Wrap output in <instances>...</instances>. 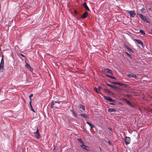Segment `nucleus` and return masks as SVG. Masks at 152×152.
Returning <instances> with one entry per match:
<instances>
[{
    "label": "nucleus",
    "mask_w": 152,
    "mask_h": 152,
    "mask_svg": "<svg viewBox=\"0 0 152 152\" xmlns=\"http://www.w3.org/2000/svg\"><path fill=\"white\" fill-rule=\"evenodd\" d=\"M88 15V13L86 11L81 16V18H86Z\"/></svg>",
    "instance_id": "nucleus-8"
},
{
    "label": "nucleus",
    "mask_w": 152,
    "mask_h": 152,
    "mask_svg": "<svg viewBox=\"0 0 152 152\" xmlns=\"http://www.w3.org/2000/svg\"><path fill=\"white\" fill-rule=\"evenodd\" d=\"M113 87H112V88H113L115 89H117V87L116 86H113Z\"/></svg>",
    "instance_id": "nucleus-35"
},
{
    "label": "nucleus",
    "mask_w": 152,
    "mask_h": 152,
    "mask_svg": "<svg viewBox=\"0 0 152 152\" xmlns=\"http://www.w3.org/2000/svg\"><path fill=\"white\" fill-rule=\"evenodd\" d=\"M79 107L80 108H81L83 110H85V108L84 106L83 105H82V104H80V105H79Z\"/></svg>",
    "instance_id": "nucleus-17"
},
{
    "label": "nucleus",
    "mask_w": 152,
    "mask_h": 152,
    "mask_svg": "<svg viewBox=\"0 0 152 152\" xmlns=\"http://www.w3.org/2000/svg\"><path fill=\"white\" fill-rule=\"evenodd\" d=\"M141 11L142 13H144L145 12V9L143 8H142L141 9Z\"/></svg>",
    "instance_id": "nucleus-25"
},
{
    "label": "nucleus",
    "mask_w": 152,
    "mask_h": 152,
    "mask_svg": "<svg viewBox=\"0 0 152 152\" xmlns=\"http://www.w3.org/2000/svg\"><path fill=\"white\" fill-rule=\"evenodd\" d=\"M134 41L137 42V43L140 45L142 47H143V42L140 40L137 39H134Z\"/></svg>",
    "instance_id": "nucleus-5"
},
{
    "label": "nucleus",
    "mask_w": 152,
    "mask_h": 152,
    "mask_svg": "<svg viewBox=\"0 0 152 152\" xmlns=\"http://www.w3.org/2000/svg\"><path fill=\"white\" fill-rule=\"evenodd\" d=\"M74 12L76 15H77L78 13V12L76 10H74Z\"/></svg>",
    "instance_id": "nucleus-32"
},
{
    "label": "nucleus",
    "mask_w": 152,
    "mask_h": 152,
    "mask_svg": "<svg viewBox=\"0 0 152 152\" xmlns=\"http://www.w3.org/2000/svg\"><path fill=\"white\" fill-rule=\"evenodd\" d=\"M55 103H58V104H60L61 103V101H55Z\"/></svg>",
    "instance_id": "nucleus-29"
},
{
    "label": "nucleus",
    "mask_w": 152,
    "mask_h": 152,
    "mask_svg": "<svg viewBox=\"0 0 152 152\" xmlns=\"http://www.w3.org/2000/svg\"><path fill=\"white\" fill-rule=\"evenodd\" d=\"M98 90L99 91V90L102 88L101 87L99 86H98Z\"/></svg>",
    "instance_id": "nucleus-36"
},
{
    "label": "nucleus",
    "mask_w": 152,
    "mask_h": 152,
    "mask_svg": "<svg viewBox=\"0 0 152 152\" xmlns=\"http://www.w3.org/2000/svg\"><path fill=\"white\" fill-rule=\"evenodd\" d=\"M151 31H152V29H151Z\"/></svg>",
    "instance_id": "nucleus-44"
},
{
    "label": "nucleus",
    "mask_w": 152,
    "mask_h": 152,
    "mask_svg": "<svg viewBox=\"0 0 152 152\" xmlns=\"http://www.w3.org/2000/svg\"><path fill=\"white\" fill-rule=\"evenodd\" d=\"M126 54H127V55L128 56H129L130 58L131 57V56L130 54H129L127 52H126Z\"/></svg>",
    "instance_id": "nucleus-28"
},
{
    "label": "nucleus",
    "mask_w": 152,
    "mask_h": 152,
    "mask_svg": "<svg viewBox=\"0 0 152 152\" xmlns=\"http://www.w3.org/2000/svg\"><path fill=\"white\" fill-rule=\"evenodd\" d=\"M104 99L107 100L108 101H110L113 102H115V100L112 99L110 97L107 96H104Z\"/></svg>",
    "instance_id": "nucleus-3"
},
{
    "label": "nucleus",
    "mask_w": 152,
    "mask_h": 152,
    "mask_svg": "<svg viewBox=\"0 0 152 152\" xmlns=\"http://www.w3.org/2000/svg\"><path fill=\"white\" fill-rule=\"evenodd\" d=\"M1 90L0 89V93L1 92Z\"/></svg>",
    "instance_id": "nucleus-43"
},
{
    "label": "nucleus",
    "mask_w": 152,
    "mask_h": 152,
    "mask_svg": "<svg viewBox=\"0 0 152 152\" xmlns=\"http://www.w3.org/2000/svg\"><path fill=\"white\" fill-rule=\"evenodd\" d=\"M110 78H112V79H116V78L115 77L112 76H110Z\"/></svg>",
    "instance_id": "nucleus-33"
},
{
    "label": "nucleus",
    "mask_w": 152,
    "mask_h": 152,
    "mask_svg": "<svg viewBox=\"0 0 152 152\" xmlns=\"http://www.w3.org/2000/svg\"><path fill=\"white\" fill-rule=\"evenodd\" d=\"M124 47L125 48H127L128 50H129L130 51H131V52H133V50L131 48H129V47L127 46V45H124Z\"/></svg>",
    "instance_id": "nucleus-14"
},
{
    "label": "nucleus",
    "mask_w": 152,
    "mask_h": 152,
    "mask_svg": "<svg viewBox=\"0 0 152 152\" xmlns=\"http://www.w3.org/2000/svg\"><path fill=\"white\" fill-rule=\"evenodd\" d=\"M124 101L129 105L133 108H134V106L132 104L131 102L127 99H124Z\"/></svg>",
    "instance_id": "nucleus-7"
},
{
    "label": "nucleus",
    "mask_w": 152,
    "mask_h": 152,
    "mask_svg": "<svg viewBox=\"0 0 152 152\" xmlns=\"http://www.w3.org/2000/svg\"><path fill=\"white\" fill-rule=\"evenodd\" d=\"M107 85L108 86H109V87H111V88H112V87H113V86L111 85H110V84H107Z\"/></svg>",
    "instance_id": "nucleus-31"
},
{
    "label": "nucleus",
    "mask_w": 152,
    "mask_h": 152,
    "mask_svg": "<svg viewBox=\"0 0 152 152\" xmlns=\"http://www.w3.org/2000/svg\"><path fill=\"white\" fill-rule=\"evenodd\" d=\"M33 94H31L29 96V98L30 100V101H31V97L33 96Z\"/></svg>",
    "instance_id": "nucleus-27"
},
{
    "label": "nucleus",
    "mask_w": 152,
    "mask_h": 152,
    "mask_svg": "<svg viewBox=\"0 0 152 152\" xmlns=\"http://www.w3.org/2000/svg\"><path fill=\"white\" fill-rule=\"evenodd\" d=\"M139 17L141 19L143 20L144 21H146L148 23H149V21L147 18L143 15L142 14H138Z\"/></svg>",
    "instance_id": "nucleus-1"
},
{
    "label": "nucleus",
    "mask_w": 152,
    "mask_h": 152,
    "mask_svg": "<svg viewBox=\"0 0 152 152\" xmlns=\"http://www.w3.org/2000/svg\"><path fill=\"white\" fill-rule=\"evenodd\" d=\"M21 56L23 57H24H24H25V56H24L23 55V54H21Z\"/></svg>",
    "instance_id": "nucleus-41"
},
{
    "label": "nucleus",
    "mask_w": 152,
    "mask_h": 152,
    "mask_svg": "<svg viewBox=\"0 0 152 152\" xmlns=\"http://www.w3.org/2000/svg\"><path fill=\"white\" fill-rule=\"evenodd\" d=\"M125 141L126 145H127L129 144L130 142V137L126 136L125 138Z\"/></svg>",
    "instance_id": "nucleus-4"
},
{
    "label": "nucleus",
    "mask_w": 152,
    "mask_h": 152,
    "mask_svg": "<svg viewBox=\"0 0 152 152\" xmlns=\"http://www.w3.org/2000/svg\"><path fill=\"white\" fill-rule=\"evenodd\" d=\"M114 83L115 84L117 85H119V86H123L124 85V84L123 83H117L116 82H114Z\"/></svg>",
    "instance_id": "nucleus-20"
},
{
    "label": "nucleus",
    "mask_w": 152,
    "mask_h": 152,
    "mask_svg": "<svg viewBox=\"0 0 152 152\" xmlns=\"http://www.w3.org/2000/svg\"><path fill=\"white\" fill-rule=\"evenodd\" d=\"M105 71L107 72L111 73L112 75H113L112 72L111 70L108 68H106L105 69Z\"/></svg>",
    "instance_id": "nucleus-12"
},
{
    "label": "nucleus",
    "mask_w": 152,
    "mask_h": 152,
    "mask_svg": "<svg viewBox=\"0 0 152 152\" xmlns=\"http://www.w3.org/2000/svg\"><path fill=\"white\" fill-rule=\"evenodd\" d=\"M90 126L91 128H93L94 127V125H92V126L90 125Z\"/></svg>",
    "instance_id": "nucleus-34"
},
{
    "label": "nucleus",
    "mask_w": 152,
    "mask_h": 152,
    "mask_svg": "<svg viewBox=\"0 0 152 152\" xmlns=\"http://www.w3.org/2000/svg\"><path fill=\"white\" fill-rule=\"evenodd\" d=\"M25 66L28 68L29 70L30 71H31V69H32V68H31L30 66V65L28 64L27 63H26V64L25 65Z\"/></svg>",
    "instance_id": "nucleus-11"
},
{
    "label": "nucleus",
    "mask_w": 152,
    "mask_h": 152,
    "mask_svg": "<svg viewBox=\"0 0 152 152\" xmlns=\"http://www.w3.org/2000/svg\"><path fill=\"white\" fill-rule=\"evenodd\" d=\"M80 115L82 116L83 117L86 119H88L89 118V117L87 115L83 114H80Z\"/></svg>",
    "instance_id": "nucleus-15"
},
{
    "label": "nucleus",
    "mask_w": 152,
    "mask_h": 152,
    "mask_svg": "<svg viewBox=\"0 0 152 152\" xmlns=\"http://www.w3.org/2000/svg\"><path fill=\"white\" fill-rule=\"evenodd\" d=\"M54 102H52V103L50 104V107L51 108H53L54 107Z\"/></svg>",
    "instance_id": "nucleus-22"
},
{
    "label": "nucleus",
    "mask_w": 152,
    "mask_h": 152,
    "mask_svg": "<svg viewBox=\"0 0 152 152\" xmlns=\"http://www.w3.org/2000/svg\"><path fill=\"white\" fill-rule=\"evenodd\" d=\"M109 104L110 105H114L115 104H114L113 103H109Z\"/></svg>",
    "instance_id": "nucleus-37"
},
{
    "label": "nucleus",
    "mask_w": 152,
    "mask_h": 152,
    "mask_svg": "<svg viewBox=\"0 0 152 152\" xmlns=\"http://www.w3.org/2000/svg\"><path fill=\"white\" fill-rule=\"evenodd\" d=\"M140 32L142 34H145V33L144 31L142 30H140Z\"/></svg>",
    "instance_id": "nucleus-26"
},
{
    "label": "nucleus",
    "mask_w": 152,
    "mask_h": 152,
    "mask_svg": "<svg viewBox=\"0 0 152 152\" xmlns=\"http://www.w3.org/2000/svg\"><path fill=\"white\" fill-rule=\"evenodd\" d=\"M127 76L129 77H133L137 79H138V77L136 75L134 74L132 75L129 74L127 75Z\"/></svg>",
    "instance_id": "nucleus-6"
},
{
    "label": "nucleus",
    "mask_w": 152,
    "mask_h": 152,
    "mask_svg": "<svg viewBox=\"0 0 152 152\" xmlns=\"http://www.w3.org/2000/svg\"><path fill=\"white\" fill-rule=\"evenodd\" d=\"M71 111L72 112V114L74 116H75L76 117H77V115L74 111L73 110H71Z\"/></svg>",
    "instance_id": "nucleus-19"
},
{
    "label": "nucleus",
    "mask_w": 152,
    "mask_h": 152,
    "mask_svg": "<svg viewBox=\"0 0 152 152\" xmlns=\"http://www.w3.org/2000/svg\"><path fill=\"white\" fill-rule=\"evenodd\" d=\"M94 90L96 91L97 93H100V92H99V91L97 89V88L96 87L94 88Z\"/></svg>",
    "instance_id": "nucleus-21"
},
{
    "label": "nucleus",
    "mask_w": 152,
    "mask_h": 152,
    "mask_svg": "<svg viewBox=\"0 0 152 152\" xmlns=\"http://www.w3.org/2000/svg\"><path fill=\"white\" fill-rule=\"evenodd\" d=\"M35 136V137L38 139H39L40 138V134H34Z\"/></svg>",
    "instance_id": "nucleus-13"
},
{
    "label": "nucleus",
    "mask_w": 152,
    "mask_h": 152,
    "mask_svg": "<svg viewBox=\"0 0 152 152\" xmlns=\"http://www.w3.org/2000/svg\"><path fill=\"white\" fill-rule=\"evenodd\" d=\"M38 132L39 131L38 130V129H37V130L36 132H34V133H38Z\"/></svg>",
    "instance_id": "nucleus-39"
},
{
    "label": "nucleus",
    "mask_w": 152,
    "mask_h": 152,
    "mask_svg": "<svg viewBox=\"0 0 152 152\" xmlns=\"http://www.w3.org/2000/svg\"><path fill=\"white\" fill-rule=\"evenodd\" d=\"M108 112L110 113L112 112H115V110L114 109H109L108 110Z\"/></svg>",
    "instance_id": "nucleus-16"
},
{
    "label": "nucleus",
    "mask_w": 152,
    "mask_h": 152,
    "mask_svg": "<svg viewBox=\"0 0 152 152\" xmlns=\"http://www.w3.org/2000/svg\"><path fill=\"white\" fill-rule=\"evenodd\" d=\"M126 96H128V97H131V95L129 94H127Z\"/></svg>",
    "instance_id": "nucleus-38"
},
{
    "label": "nucleus",
    "mask_w": 152,
    "mask_h": 152,
    "mask_svg": "<svg viewBox=\"0 0 152 152\" xmlns=\"http://www.w3.org/2000/svg\"><path fill=\"white\" fill-rule=\"evenodd\" d=\"M29 104H30V107H31V110L33 112H35V111H34V110L33 109V107H32V106L31 104V101H30Z\"/></svg>",
    "instance_id": "nucleus-18"
},
{
    "label": "nucleus",
    "mask_w": 152,
    "mask_h": 152,
    "mask_svg": "<svg viewBox=\"0 0 152 152\" xmlns=\"http://www.w3.org/2000/svg\"><path fill=\"white\" fill-rule=\"evenodd\" d=\"M107 76L108 77H109L110 78V76H110V75H107Z\"/></svg>",
    "instance_id": "nucleus-42"
},
{
    "label": "nucleus",
    "mask_w": 152,
    "mask_h": 152,
    "mask_svg": "<svg viewBox=\"0 0 152 152\" xmlns=\"http://www.w3.org/2000/svg\"><path fill=\"white\" fill-rule=\"evenodd\" d=\"M77 140L80 143H81L82 144L83 143V141L82 140V139H81L78 138L77 139Z\"/></svg>",
    "instance_id": "nucleus-23"
},
{
    "label": "nucleus",
    "mask_w": 152,
    "mask_h": 152,
    "mask_svg": "<svg viewBox=\"0 0 152 152\" xmlns=\"http://www.w3.org/2000/svg\"><path fill=\"white\" fill-rule=\"evenodd\" d=\"M106 91L110 94H113V93L112 92L108 90H107Z\"/></svg>",
    "instance_id": "nucleus-24"
},
{
    "label": "nucleus",
    "mask_w": 152,
    "mask_h": 152,
    "mask_svg": "<svg viewBox=\"0 0 152 152\" xmlns=\"http://www.w3.org/2000/svg\"><path fill=\"white\" fill-rule=\"evenodd\" d=\"M86 123L88 124L90 126V125L92 126V124L90 122H89L88 121Z\"/></svg>",
    "instance_id": "nucleus-30"
},
{
    "label": "nucleus",
    "mask_w": 152,
    "mask_h": 152,
    "mask_svg": "<svg viewBox=\"0 0 152 152\" xmlns=\"http://www.w3.org/2000/svg\"><path fill=\"white\" fill-rule=\"evenodd\" d=\"M126 12L128 13L129 14L131 17H134L136 15V14L134 11H129L128 10H127Z\"/></svg>",
    "instance_id": "nucleus-2"
},
{
    "label": "nucleus",
    "mask_w": 152,
    "mask_h": 152,
    "mask_svg": "<svg viewBox=\"0 0 152 152\" xmlns=\"http://www.w3.org/2000/svg\"><path fill=\"white\" fill-rule=\"evenodd\" d=\"M108 144L110 145H111V143L109 141H108Z\"/></svg>",
    "instance_id": "nucleus-40"
},
{
    "label": "nucleus",
    "mask_w": 152,
    "mask_h": 152,
    "mask_svg": "<svg viewBox=\"0 0 152 152\" xmlns=\"http://www.w3.org/2000/svg\"><path fill=\"white\" fill-rule=\"evenodd\" d=\"M83 7H84L85 9H86L88 11H90V10L87 6V4L85 2H84L83 3Z\"/></svg>",
    "instance_id": "nucleus-9"
},
{
    "label": "nucleus",
    "mask_w": 152,
    "mask_h": 152,
    "mask_svg": "<svg viewBox=\"0 0 152 152\" xmlns=\"http://www.w3.org/2000/svg\"><path fill=\"white\" fill-rule=\"evenodd\" d=\"M80 146L84 149L88 151V150L87 148V146L84 144V143L82 144Z\"/></svg>",
    "instance_id": "nucleus-10"
}]
</instances>
